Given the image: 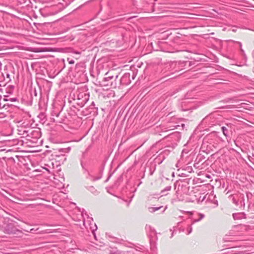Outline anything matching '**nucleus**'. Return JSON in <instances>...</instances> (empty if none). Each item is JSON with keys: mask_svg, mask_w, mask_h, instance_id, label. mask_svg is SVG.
<instances>
[{"mask_svg": "<svg viewBox=\"0 0 254 254\" xmlns=\"http://www.w3.org/2000/svg\"><path fill=\"white\" fill-rule=\"evenodd\" d=\"M73 53H74V54H80V53H79V52H77V51H74V52H73Z\"/></svg>", "mask_w": 254, "mask_h": 254, "instance_id": "cd10ccee", "label": "nucleus"}, {"mask_svg": "<svg viewBox=\"0 0 254 254\" xmlns=\"http://www.w3.org/2000/svg\"><path fill=\"white\" fill-rule=\"evenodd\" d=\"M38 117L40 118L41 122H43V123H45L46 122V115L44 113H40L38 116Z\"/></svg>", "mask_w": 254, "mask_h": 254, "instance_id": "ddd939ff", "label": "nucleus"}, {"mask_svg": "<svg viewBox=\"0 0 254 254\" xmlns=\"http://www.w3.org/2000/svg\"><path fill=\"white\" fill-rule=\"evenodd\" d=\"M108 254H125V253L124 252L120 251L116 248L110 250Z\"/></svg>", "mask_w": 254, "mask_h": 254, "instance_id": "423d86ee", "label": "nucleus"}, {"mask_svg": "<svg viewBox=\"0 0 254 254\" xmlns=\"http://www.w3.org/2000/svg\"><path fill=\"white\" fill-rule=\"evenodd\" d=\"M135 76V75H134V73H132V79H134Z\"/></svg>", "mask_w": 254, "mask_h": 254, "instance_id": "b1692460", "label": "nucleus"}, {"mask_svg": "<svg viewBox=\"0 0 254 254\" xmlns=\"http://www.w3.org/2000/svg\"><path fill=\"white\" fill-rule=\"evenodd\" d=\"M84 96H85V98L84 100L82 101H81L80 98L79 97L80 95L78 96L76 104L80 107H82L87 101L88 99L86 97V95L84 94Z\"/></svg>", "mask_w": 254, "mask_h": 254, "instance_id": "39448f33", "label": "nucleus"}, {"mask_svg": "<svg viewBox=\"0 0 254 254\" xmlns=\"http://www.w3.org/2000/svg\"><path fill=\"white\" fill-rule=\"evenodd\" d=\"M92 105H94V102H92Z\"/></svg>", "mask_w": 254, "mask_h": 254, "instance_id": "f704fd0d", "label": "nucleus"}, {"mask_svg": "<svg viewBox=\"0 0 254 254\" xmlns=\"http://www.w3.org/2000/svg\"><path fill=\"white\" fill-rule=\"evenodd\" d=\"M67 61L69 64H73L74 63V61L73 60H70L69 58L67 59Z\"/></svg>", "mask_w": 254, "mask_h": 254, "instance_id": "6ab92c4d", "label": "nucleus"}, {"mask_svg": "<svg viewBox=\"0 0 254 254\" xmlns=\"http://www.w3.org/2000/svg\"><path fill=\"white\" fill-rule=\"evenodd\" d=\"M232 200H233V202L234 203H235L236 205H238V201H237L236 199L234 197L233 198Z\"/></svg>", "mask_w": 254, "mask_h": 254, "instance_id": "a211bd4d", "label": "nucleus"}, {"mask_svg": "<svg viewBox=\"0 0 254 254\" xmlns=\"http://www.w3.org/2000/svg\"><path fill=\"white\" fill-rule=\"evenodd\" d=\"M34 95H35V96H37V92H36V90H35V89L34 90Z\"/></svg>", "mask_w": 254, "mask_h": 254, "instance_id": "c85d7f7f", "label": "nucleus"}, {"mask_svg": "<svg viewBox=\"0 0 254 254\" xmlns=\"http://www.w3.org/2000/svg\"><path fill=\"white\" fill-rule=\"evenodd\" d=\"M178 126H175V127H174V128H170L169 130H172V129H175V128H177V127Z\"/></svg>", "mask_w": 254, "mask_h": 254, "instance_id": "a878e982", "label": "nucleus"}, {"mask_svg": "<svg viewBox=\"0 0 254 254\" xmlns=\"http://www.w3.org/2000/svg\"><path fill=\"white\" fill-rule=\"evenodd\" d=\"M239 197L241 199V200H240L241 207L244 209L245 206V198H244V194H240Z\"/></svg>", "mask_w": 254, "mask_h": 254, "instance_id": "1a4fd4ad", "label": "nucleus"}, {"mask_svg": "<svg viewBox=\"0 0 254 254\" xmlns=\"http://www.w3.org/2000/svg\"><path fill=\"white\" fill-rule=\"evenodd\" d=\"M237 43L239 44V46L240 47V52H241L242 55H243V56L244 58V59H247V56H246V54L245 53V51H244V50L242 48V43L241 42H237Z\"/></svg>", "mask_w": 254, "mask_h": 254, "instance_id": "9d476101", "label": "nucleus"}, {"mask_svg": "<svg viewBox=\"0 0 254 254\" xmlns=\"http://www.w3.org/2000/svg\"><path fill=\"white\" fill-rule=\"evenodd\" d=\"M132 1H134V0H132Z\"/></svg>", "mask_w": 254, "mask_h": 254, "instance_id": "c9c22d12", "label": "nucleus"}, {"mask_svg": "<svg viewBox=\"0 0 254 254\" xmlns=\"http://www.w3.org/2000/svg\"><path fill=\"white\" fill-rule=\"evenodd\" d=\"M174 186H175V188H176V184H175V183H174Z\"/></svg>", "mask_w": 254, "mask_h": 254, "instance_id": "473e14b6", "label": "nucleus"}, {"mask_svg": "<svg viewBox=\"0 0 254 254\" xmlns=\"http://www.w3.org/2000/svg\"><path fill=\"white\" fill-rule=\"evenodd\" d=\"M239 215H240L239 214H236V213L235 214H233V218L235 220L239 219L240 218V217H239Z\"/></svg>", "mask_w": 254, "mask_h": 254, "instance_id": "2eb2a0df", "label": "nucleus"}, {"mask_svg": "<svg viewBox=\"0 0 254 254\" xmlns=\"http://www.w3.org/2000/svg\"><path fill=\"white\" fill-rule=\"evenodd\" d=\"M106 75L107 76L104 77L103 80V82H105L104 85L109 86L112 88H116L117 87V83L114 81H116L118 76L117 75L114 76V75H110L108 73H106Z\"/></svg>", "mask_w": 254, "mask_h": 254, "instance_id": "f03ea898", "label": "nucleus"}, {"mask_svg": "<svg viewBox=\"0 0 254 254\" xmlns=\"http://www.w3.org/2000/svg\"><path fill=\"white\" fill-rule=\"evenodd\" d=\"M3 101H11V102H15L17 100V98H9L7 95H4Z\"/></svg>", "mask_w": 254, "mask_h": 254, "instance_id": "6e6552de", "label": "nucleus"}, {"mask_svg": "<svg viewBox=\"0 0 254 254\" xmlns=\"http://www.w3.org/2000/svg\"><path fill=\"white\" fill-rule=\"evenodd\" d=\"M92 105H94V102H92Z\"/></svg>", "mask_w": 254, "mask_h": 254, "instance_id": "72a5a7b5", "label": "nucleus"}, {"mask_svg": "<svg viewBox=\"0 0 254 254\" xmlns=\"http://www.w3.org/2000/svg\"><path fill=\"white\" fill-rule=\"evenodd\" d=\"M91 180L93 181H97L98 180H99L100 178H101V177H97V178H95L93 176H91Z\"/></svg>", "mask_w": 254, "mask_h": 254, "instance_id": "f3484780", "label": "nucleus"}, {"mask_svg": "<svg viewBox=\"0 0 254 254\" xmlns=\"http://www.w3.org/2000/svg\"><path fill=\"white\" fill-rule=\"evenodd\" d=\"M62 61H63V64H64V66H63V67L62 68V69H63V68H64L65 67V63H64L65 62L64 60V59H62Z\"/></svg>", "mask_w": 254, "mask_h": 254, "instance_id": "4be33fe9", "label": "nucleus"}, {"mask_svg": "<svg viewBox=\"0 0 254 254\" xmlns=\"http://www.w3.org/2000/svg\"><path fill=\"white\" fill-rule=\"evenodd\" d=\"M176 64H177V63L176 62H173V63H172L170 65L171 66H176Z\"/></svg>", "mask_w": 254, "mask_h": 254, "instance_id": "412c9836", "label": "nucleus"}, {"mask_svg": "<svg viewBox=\"0 0 254 254\" xmlns=\"http://www.w3.org/2000/svg\"><path fill=\"white\" fill-rule=\"evenodd\" d=\"M131 82L130 74L125 73L120 79V84L123 85H127Z\"/></svg>", "mask_w": 254, "mask_h": 254, "instance_id": "20e7f679", "label": "nucleus"}, {"mask_svg": "<svg viewBox=\"0 0 254 254\" xmlns=\"http://www.w3.org/2000/svg\"><path fill=\"white\" fill-rule=\"evenodd\" d=\"M34 231H35V230L34 229H31L30 232L31 233H34Z\"/></svg>", "mask_w": 254, "mask_h": 254, "instance_id": "393cba45", "label": "nucleus"}, {"mask_svg": "<svg viewBox=\"0 0 254 254\" xmlns=\"http://www.w3.org/2000/svg\"><path fill=\"white\" fill-rule=\"evenodd\" d=\"M221 129H222V131L223 132V134L225 136H228V128L226 127H221Z\"/></svg>", "mask_w": 254, "mask_h": 254, "instance_id": "4468645a", "label": "nucleus"}, {"mask_svg": "<svg viewBox=\"0 0 254 254\" xmlns=\"http://www.w3.org/2000/svg\"><path fill=\"white\" fill-rule=\"evenodd\" d=\"M162 206L159 207H148V210L151 213H153L158 210H159Z\"/></svg>", "mask_w": 254, "mask_h": 254, "instance_id": "9b49d317", "label": "nucleus"}, {"mask_svg": "<svg viewBox=\"0 0 254 254\" xmlns=\"http://www.w3.org/2000/svg\"><path fill=\"white\" fill-rule=\"evenodd\" d=\"M172 176H173V177H174V176H175L174 172H173V173H172Z\"/></svg>", "mask_w": 254, "mask_h": 254, "instance_id": "c756f323", "label": "nucleus"}, {"mask_svg": "<svg viewBox=\"0 0 254 254\" xmlns=\"http://www.w3.org/2000/svg\"><path fill=\"white\" fill-rule=\"evenodd\" d=\"M197 215L199 216L198 218H193L192 222V224L195 222H198L202 220L204 217V215L202 213H197Z\"/></svg>", "mask_w": 254, "mask_h": 254, "instance_id": "0eeeda50", "label": "nucleus"}, {"mask_svg": "<svg viewBox=\"0 0 254 254\" xmlns=\"http://www.w3.org/2000/svg\"><path fill=\"white\" fill-rule=\"evenodd\" d=\"M71 149V148L70 147H68L66 148H61L59 150V151L60 153H68L70 151ZM56 156L59 159L58 161L62 162L63 163L64 161H65L66 159V157H65L64 154H59L56 155Z\"/></svg>", "mask_w": 254, "mask_h": 254, "instance_id": "7ed1b4c3", "label": "nucleus"}, {"mask_svg": "<svg viewBox=\"0 0 254 254\" xmlns=\"http://www.w3.org/2000/svg\"><path fill=\"white\" fill-rule=\"evenodd\" d=\"M95 227L96 228L95 230H96L97 229V226L96 225H95Z\"/></svg>", "mask_w": 254, "mask_h": 254, "instance_id": "7c9ffc66", "label": "nucleus"}, {"mask_svg": "<svg viewBox=\"0 0 254 254\" xmlns=\"http://www.w3.org/2000/svg\"><path fill=\"white\" fill-rule=\"evenodd\" d=\"M53 121H54V122H57V121L55 120V119H53Z\"/></svg>", "mask_w": 254, "mask_h": 254, "instance_id": "2f4dec72", "label": "nucleus"}, {"mask_svg": "<svg viewBox=\"0 0 254 254\" xmlns=\"http://www.w3.org/2000/svg\"><path fill=\"white\" fill-rule=\"evenodd\" d=\"M172 187L171 186H168L165 187L163 190L161 191V193L163 195H166L167 194H165L166 191H170L171 190Z\"/></svg>", "mask_w": 254, "mask_h": 254, "instance_id": "f8f14e48", "label": "nucleus"}, {"mask_svg": "<svg viewBox=\"0 0 254 254\" xmlns=\"http://www.w3.org/2000/svg\"><path fill=\"white\" fill-rule=\"evenodd\" d=\"M192 227H190V228H189V232H188V234H190L191 231H192Z\"/></svg>", "mask_w": 254, "mask_h": 254, "instance_id": "5701e85b", "label": "nucleus"}, {"mask_svg": "<svg viewBox=\"0 0 254 254\" xmlns=\"http://www.w3.org/2000/svg\"><path fill=\"white\" fill-rule=\"evenodd\" d=\"M89 190L90 191H92V192H93V191H94V190H95V191H96V190H95V188H94L93 187H92H92H90L89 188Z\"/></svg>", "mask_w": 254, "mask_h": 254, "instance_id": "aec40b11", "label": "nucleus"}, {"mask_svg": "<svg viewBox=\"0 0 254 254\" xmlns=\"http://www.w3.org/2000/svg\"><path fill=\"white\" fill-rule=\"evenodd\" d=\"M15 224L16 222L13 221L8 220L3 228L4 233L9 235H16L19 237H21L22 231L17 229Z\"/></svg>", "mask_w": 254, "mask_h": 254, "instance_id": "f257e3e1", "label": "nucleus"}, {"mask_svg": "<svg viewBox=\"0 0 254 254\" xmlns=\"http://www.w3.org/2000/svg\"><path fill=\"white\" fill-rule=\"evenodd\" d=\"M28 132H29V130H24L23 133L22 134V135H25V136H26V137H29V134Z\"/></svg>", "mask_w": 254, "mask_h": 254, "instance_id": "dca6fc26", "label": "nucleus"}, {"mask_svg": "<svg viewBox=\"0 0 254 254\" xmlns=\"http://www.w3.org/2000/svg\"><path fill=\"white\" fill-rule=\"evenodd\" d=\"M60 112L56 113V116L57 117H59V115H60Z\"/></svg>", "mask_w": 254, "mask_h": 254, "instance_id": "bb28decb", "label": "nucleus"}]
</instances>
